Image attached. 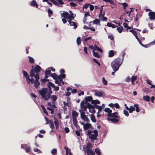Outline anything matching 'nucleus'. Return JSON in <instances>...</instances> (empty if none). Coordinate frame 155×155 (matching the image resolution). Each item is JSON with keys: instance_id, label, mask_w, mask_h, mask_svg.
Listing matches in <instances>:
<instances>
[{"instance_id": "nucleus-41", "label": "nucleus", "mask_w": 155, "mask_h": 155, "mask_svg": "<svg viewBox=\"0 0 155 155\" xmlns=\"http://www.w3.org/2000/svg\"><path fill=\"white\" fill-rule=\"evenodd\" d=\"M50 2H52L53 4L54 5H55L57 6H58V7H59L60 6V5L58 4V2H56V1H55V0H50Z\"/></svg>"}, {"instance_id": "nucleus-7", "label": "nucleus", "mask_w": 155, "mask_h": 155, "mask_svg": "<svg viewBox=\"0 0 155 155\" xmlns=\"http://www.w3.org/2000/svg\"><path fill=\"white\" fill-rule=\"evenodd\" d=\"M107 120H108L111 121L113 123H117L119 122L120 119H117L115 118H110L107 117Z\"/></svg>"}, {"instance_id": "nucleus-52", "label": "nucleus", "mask_w": 155, "mask_h": 155, "mask_svg": "<svg viewBox=\"0 0 155 155\" xmlns=\"http://www.w3.org/2000/svg\"><path fill=\"white\" fill-rule=\"evenodd\" d=\"M30 147L27 145L25 148V150L26 152L28 153L30 151Z\"/></svg>"}, {"instance_id": "nucleus-16", "label": "nucleus", "mask_w": 155, "mask_h": 155, "mask_svg": "<svg viewBox=\"0 0 155 155\" xmlns=\"http://www.w3.org/2000/svg\"><path fill=\"white\" fill-rule=\"evenodd\" d=\"M94 95L96 96L99 97H101L103 95V93L102 92L98 91L94 93Z\"/></svg>"}, {"instance_id": "nucleus-44", "label": "nucleus", "mask_w": 155, "mask_h": 155, "mask_svg": "<svg viewBox=\"0 0 155 155\" xmlns=\"http://www.w3.org/2000/svg\"><path fill=\"white\" fill-rule=\"evenodd\" d=\"M117 30L119 33H121L122 31L123 28L122 27H120L117 28Z\"/></svg>"}, {"instance_id": "nucleus-27", "label": "nucleus", "mask_w": 155, "mask_h": 155, "mask_svg": "<svg viewBox=\"0 0 155 155\" xmlns=\"http://www.w3.org/2000/svg\"><path fill=\"white\" fill-rule=\"evenodd\" d=\"M84 121L87 122V123H89L90 122V120L88 119V118L85 115L83 117L81 118Z\"/></svg>"}, {"instance_id": "nucleus-31", "label": "nucleus", "mask_w": 155, "mask_h": 155, "mask_svg": "<svg viewBox=\"0 0 155 155\" xmlns=\"http://www.w3.org/2000/svg\"><path fill=\"white\" fill-rule=\"evenodd\" d=\"M73 124L76 127H77L78 126V121L77 120V118H74L73 119Z\"/></svg>"}, {"instance_id": "nucleus-14", "label": "nucleus", "mask_w": 155, "mask_h": 155, "mask_svg": "<svg viewBox=\"0 0 155 155\" xmlns=\"http://www.w3.org/2000/svg\"><path fill=\"white\" fill-rule=\"evenodd\" d=\"M91 124L90 123H86L83 126L84 129L85 130H87L88 128L90 127L91 126Z\"/></svg>"}, {"instance_id": "nucleus-32", "label": "nucleus", "mask_w": 155, "mask_h": 155, "mask_svg": "<svg viewBox=\"0 0 155 155\" xmlns=\"http://www.w3.org/2000/svg\"><path fill=\"white\" fill-rule=\"evenodd\" d=\"M100 19H96L94 20L93 21V22L94 24L97 25L100 23Z\"/></svg>"}, {"instance_id": "nucleus-58", "label": "nucleus", "mask_w": 155, "mask_h": 155, "mask_svg": "<svg viewBox=\"0 0 155 155\" xmlns=\"http://www.w3.org/2000/svg\"><path fill=\"white\" fill-rule=\"evenodd\" d=\"M95 151L97 155H101L100 150L99 149L96 148L95 150Z\"/></svg>"}, {"instance_id": "nucleus-54", "label": "nucleus", "mask_w": 155, "mask_h": 155, "mask_svg": "<svg viewBox=\"0 0 155 155\" xmlns=\"http://www.w3.org/2000/svg\"><path fill=\"white\" fill-rule=\"evenodd\" d=\"M95 48L97 51L100 52H103V50L101 49L99 47H97V45H95Z\"/></svg>"}, {"instance_id": "nucleus-62", "label": "nucleus", "mask_w": 155, "mask_h": 155, "mask_svg": "<svg viewBox=\"0 0 155 155\" xmlns=\"http://www.w3.org/2000/svg\"><path fill=\"white\" fill-rule=\"evenodd\" d=\"M93 61L96 63L99 66H100V63L95 58H94L93 60Z\"/></svg>"}, {"instance_id": "nucleus-40", "label": "nucleus", "mask_w": 155, "mask_h": 155, "mask_svg": "<svg viewBox=\"0 0 155 155\" xmlns=\"http://www.w3.org/2000/svg\"><path fill=\"white\" fill-rule=\"evenodd\" d=\"M106 2H109L112 5H114V3L112 0H102Z\"/></svg>"}, {"instance_id": "nucleus-30", "label": "nucleus", "mask_w": 155, "mask_h": 155, "mask_svg": "<svg viewBox=\"0 0 155 155\" xmlns=\"http://www.w3.org/2000/svg\"><path fill=\"white\" fill-rule=\"evenodd\" d=\"M92 52L93 55L95 57L100 58V57L99 54V53L98 52H95L94 50Z\"/></svg>"}, {"instance_id": "nucleus-26", "label": "nucleus", "mask_w": 155, "mask_h": 155, "mask_svg": "<svg viewBox=\"0 0 155 155\" xmlns=\"http://www.w3.org/2000/svg\"><path fill=\"white\" fill-rule=\"evenodd\" d=\"M41 106L43 110V111L44 113H45L47 116H48V114L46 110V109L45 107L44 106L42 105H41Z\"/></svg>"}, {"instance_id": "nucleus-29", "label": "nucleus", "mask_w": 155, "mask_h": 155, "mask_svg": "<svg viewBox=\"0 0 155 155\" xmlns=\"http://www.w3.org/2000/svg\"><path fill=\"white\" fill-rule=\"evenodd\" d=\"M91 120L94 123L96 122V119H95V115L93 114H92L91 117Z\"/></svg>"}, {"instance_id": "nucleus-60", "label": "nucleus", "mask_w": 155, "mask_h": 155, "mask_svg": "<svg viewBox=\"0 0 155 155\" xmlns=\"http://www.w3.org/2000/svg\"><path fill=\"white\" fill-rule=\"evenodd\" d=\"M124 114L127 117H128L129 115V114L128 112L125 109H124Z\"/></svg>"}, {"instance_id": "nucleus-5", "label": "nucleus", "mask_w": 155, "mask_h": 155, "mask_svg": "<svg viewBox=\"0 0 155 155\" xmlns=\"http://www.w3.org/2000/svg\"><path fill=\"white\" fill-rule=\"evenodd\" d=\"M87 105V108L89 109V111L90 113L95 114L96 111L95 110V107L94 105H91L90 103H88Z\"/></svg>"}, {"instance_id": "nucleus-21", "label": "nucleus", "mask_w": 155, "mask_h": 155, "mask_svg": "<svg viewBox=\"0 0 155 155\" xmlns=\"http://www.w3.org/2000/svg\"><path fill=\"white\" fill-rule=\"evenodd\" d=\"M68 14L69 13L68 12H64V11L63 13L61 14L62 17L65 18L66 19L68 15Z\"/></svg>"}, {"instance_id": "nucleus-39", "label": "nucleus", "mask_w": 155, "mask_h": 155, "mask_svg": "<svg viewBox=\"0 0 155 155\" xmlns=\"http://www.w3.org/2000/svg\"><path fill=\"white\" fill-rule=\"evenodd\" d=\"M29 61L31 63L33 64L35 60L33 58L30 56L28 57Z\"/></svg>"}, {"instance_id": "nucleus-35", "label": "nucleus", "mask_w": 155, "mask_h": 155, "mask_svg": "<svg viewBox=\"0 0 155 155\" xmlns=\"http://www.w3.org/2000/svg\"><path fill=\"white\" fill-rule=\"evenodd\" d=\"M94 106L95 108L98 109V112H100L101 110L102 109V107L101 106H99L98 105H95Z\"/></svg>"}, {"instance_id": "nucleus-24", "label": "nucleus", "mask_w": 155, "mask_h": 155, "mask_svg": "<svg viewBox=\"0 0 155 155\" xmlns=\"http://www.w3.org/2000/svg\"><path fill=\"white\" fill-rule=\"evenodd\" d=\"M51 98L53 101V103H54L55 102V101L57 100L58 98L56 96L53 95L51 97Z\"/></svg>"}, {"instance_id": "nucleus-56", "label": "nucleus", "mask_w": 155, "mask_h": 155, "mask_svg": "<svg viewBox=\"0 0 155 155\" xmlns=\"http://www.w3.org/2000/svg\"><path fill=\"white\" fill-rule=\"evenodd\" d=\"M48 85H49V86H50V87L51 86V87H53V88H54V87H55V86L54 84L51 82H48V85H47V86Z\"/></svg>"}, {"instance_id": "nucleus-15", "label": "nucleus", "mask_w": 155, "mask_h": 155, "mask_svg": "<svg viewBox=\"0 0 155 155\" xmlns=\"http://www.w3.org/2000/svg\"><path fill=\"white\" fill-rule=\"evenodd\" d=\"M54 120H55L54 123L55 125V128L57 130L59 127V122L55 117L54 118Z\"/></svg>"}, {"instance_id": "nucleus-37", "label": "nucleus", "mask_w": 155, "mask_h": 155, "mask_svg": "<svg viewBox=\"0 0 155 155\" xmlns=\"http://www.w3.org/2000/svg\"><path fill=\"white\" fill-rule=\"evenodd\" d=\"M79 112L81 114V118H82L84 116H85L86 115H85V112L83 111L82 110H80L79 111Z\"/></svg>"}, {"instance_id": "nucleus-4", "label": "nucleus", "mask_w": 155, "mask_h": 155, "mask_svg": "<svg viewBox=\"0 0 155 155\" xmlns=\"http://www.w3.org/2000/svg\"><path fill=\"white\" fill-rule=\"evenodd\" d=\"M34 77L35 79L34 83V86L37 89L40 85V83L39 81V80L40 78L39 75L38 74H36L35 76Z\"/></svg>"}, {"instance_id": "nucleus-61", "label": "nucleus", "mask_w": 155, "mask_h": 155, "mask_svg": "<svg viewBox=\"0 0 155 155\" xmlns=\"http://www.w3.org/2000/svg\"><path fill=\"white\" fill-rule=\"evenodd\" d=\"M87 149H91L92 147V145L90 143L88 144L87 145Z\"/></svg>"}, {"instance_id": "nucleus-8", "label": "nucleus", "mask_w": 155, "mask_h": 155, "mask_svg": "<svg viewBox=\"0 0 155 155\" xmlns=\"http://www.w3.org/2000/svg\"><path fill=\"white\" fill-rule=\"evenodd\" d=\"M107 116L109 117H113L117 119H120V116L117 115H115L113 113H111L110 114H107Z\"/></svg>"}, {"instance_id": "nucleus-1", "label": "nucleus", "mask_w": 155, "mask_h": 155, "mask_svg": "<svg viewBox=\"0 0 155 155\" xmlns=\"http://www.w3.org/2000/svg\"><path fill=\"white\" fill-rule=\"evenodd\" d=\"M123 62V60L120 58H117L114 60L111 63V66L115 72L117 71Z\"/></svg>"}, {"instance_id": "nucleus-49", "label": "nucleus", "mask_w": 155, "mask_h": 155, "mask_svg": "<svg viewBox=\"0 0 155 155\" xmlns=\"http://www.w3.org/2000/svg\"><path fill=\"white\" fill-rule=\"evenodd\" d=\"M51 152L54 155H55L57 154V150L56 149H54L51 150Z\"/></svg>"}, {"instance_id": "nucleus-10", "label": "nucleus", "mask_w": 155, "mask_h": 155, "mask_svg": "<svg viewBox=\"0 0 155 155\" xmlns=\"http://www.w3.org/2000/svg\"><path fill=\"white\" fill-rule=\"evenodd\" d=\"M47 87L48 89V92L47 93V96L48 98H50L51 97V94L52 93V91H51V87L49 85H48Z\"/></svg>"}, {"instance_id": "nucleus-43", "label": "nucleus", "mask_w": 155, "mask_h": 155, "mask_svg": "<svg viewBox=\"0 0 155 155\" xmlns=\"http://www.w3.org/2000/svg\"><path fill=\"white\" fill-rule=\"evenodd\" d=\"M48 16L50 18L51 17V15L53 14V12L50 8H49L48 10Z\"/></svg>"}, {"instance_id": "nucleus-25", "label": "nucleus", "mask_w": 155, "mask_h": 155, "mask_svg": "<svg viewBox=\"0 0 155 155\" xmlns=\"http://www.w3.org/2000/svg\"><path fill=\"white\" fill-rule=\"evenodd\" d=\"M107 25L109 27H112L113 28H115L117 26L115 25H114L110 22H108L107 23Z\"/></svg>"}, {"instance_id": "nucleus-36", "label": "nucleus", "mask_w": 155, "mask_h": 155, "mask_svg": "<svg viewBox=\"0 0 155 155\" xmlns=\"http://www.w3.org/2000/svg\"><path fill=\"white\" fill-rule=\"evenodd\" d=\"M135 110V108L132 106H130V107H129V112L130 113H132Z\"/></svg>"}, {"instance_id": "nucleus-59", "label": "nucleus", "mask_w": 155, "mask_h": 155, "mask_svg": "<svg viewBox=\"0 0 155 155\" xmlns=\"http://www.w3.org/2000/svg\"><path fill=\"white\" fill-rule=\"evenodd\" d=\"M45 74L50 75V74H51V71L50 70H46L45 71Z\"/></svg>"}, {"instance_id": "nucleus-51", "label": "nucleus", "mask_w": 155, "mask_h": 155, "mask_svg": "<svg viewBox=\"0 0 155 155\" xmlns=\"http://www.w3.org/2000/svg\"><path fill=\"white\" fill-rule=\"evenodd\" d=\"M73 23H71V24H70V26H73L74 29H76L77 27V25L76 23L74 21H72Z\"/></svg>"}, {"instance_id": "nucleus-12", "label": "nucleus", "mask_w": 155, "mask_h": 155, "mask_svg": "<svg viewBox=\"0 0 155 155\" xmlns=\"http://www.w3.org/2000/svg\"><path fill=\"white\" fill-rule=\"evenodd\" d=\"M30 5L33 7H35L36 8H38V5L35 0H32L30 3Z\"/></svg>"}, {"instance_id": "nucleus-22", "label": "nucleus", "mask_w": 155, "mask_h": 155, "mask_svg": "<svg viewBox=\"0 0 155 155\" xmlns=\"http://www.w3.org/2000/svg\"><path fill=\"white\" fill-rule=\"evenodd\" d=\"M143 99L146 101H149L150 100V98L148 95L144 96L143 97Z\"/></svg>"}, {"instance_id": "nucleus-38", "label": "nucleus", "mask_w": 155, "mask_h": 155, "mask_svg": "<svg viewBox=\"0 0 155 155\" xmlns=\"http://www.w3.org/2000/svg\"><path fill=\"white\" fill-rule=\"evenodd\" d=\"M71 14H68V17L67 18V19H70V20H73L74 18V17L73 15Z\"/></svg>"}, {"instance_id": "nucleus-34", "label": "nucleus", "mask_w": 155, "mask_h": 155, "mask_svg": "<svg viewBox=\"0 0 155 155\" xmlns=\"http://www.w3.org/2000/svg\"><path fill=\"white\" fill-rule=\"evenodd\" d=\"M104 111L105 112L108 113L107 114H110L111 113H112V111L110 109V108H106L104 110Z\"/></svg>"}, {"instance_id": "nucleus-64", "label": "nucleus", "mask_w": 155, "mask_h": 155, "mask_svg": "<svg viewBox=\"0 0 155 155\" xmlns=\"http://www.w3.org/2000/svg\"><path fill=\"white\" fill-rule=\"evenodd\" d=\"M34 150L35 152H38V153H42L41 151L37 148L34 149Z\"/></svg>"}, {"instance_id": "nucleus-50", "label": "nucleus", "mask_w": 155, "mask_h": 155, "mask_svg": "<svg viewBox=\"0 0 155 155\" xmlns=\"http://www.w3.org/2000/svg\"><path fill=\"white\" fill-rule=\"evenodd\" d=\"M22 73L23 74V75L26 78L27 77H29V75H28V73L27 72L24 70H22Z\"/></svg>"}, {"instance_id": "nucleus-13", "label": "nucleus", "mask_w": 155, "mask_h": 155, "mask_svg": "<svg viewBox=\"0 0 155 155\" xmlns=\"http://www.w3.org/2000/svg\"><path fill=\"white\" fill-rule=\"evenodd\" d=\"M86 152L87 155H94L95 154L94 152L91 149H87Z\"/></svg>"}, {"instance_id": "nucleus-11", "label": "nucleus", "mask_w": 155, "mask_h": 155, "mask_svg": "<svg viewBox=\"0 0 155 155\" xmlns=\"http://www.w3.org/2000/svg\"><path fill=\"white\" fill-rule=\"evenodd\" d=\"M72 119L74 118H77V117L78 116L79 114L78 113L76 112L75 110H73L72 111Z\"/></svg>"}, {"instance_id": "nucleus-42", "label": "nucleus", "mask_w": 155, "mask_h": 155, "mask_svg": "<svg viewBox=\"0 0 155 155\" xmlns=\"http://www.w3.org/2000/svg\"><path fill=\"white\" fill-rule=\"evenodd\" d=\"M135 38H136V39L137 40V41H138L139 43H140V44L142 46H144V45H143L142 44V42L140 40V39L139 38H138V36L137 35H136L135 36Z\"/></svg>"}, {"instance_id": "nucleus-3", "label": "nucleus", "mask_w": 155, "mask_h": 155, "mask_svg": "<svg viewBox=\"0 0 155 155\" xmlns=\"http://www.w3.org/2000/svg\"><path fill=\"white\" fill-rule=\"evenodd\" d=\"M48 91V89L47 88H41V90L39 91V93L41 95L42 97L45 101H47L49 99L48 98L47 94L46 95Z\"/></svg>"}, {"instance_id": "nucleus-23", "label": "nucleus", "mask_w": 155, "mask_h": 155, "mask_svg": "<svg viewBox=\"0 0 155 155\" xmlns=\"http://www.w3.org/2000/svg\"><path fill=\"white\" fill-rule=\"evenodd\" d=\"M50 76L54 80H57L58 78V76L55 73L51 74Z\"/></svg>"}, {"instance_id": "nucleus-53", "label": "nucleus", "mask_w": 155, "mask_h": 155, "mask_svg": "<svg viewBox=\"0 0 155 155\" xmlns=\"http://www.w3.org/2000/svg\"><path fill=\"white\" fill-rule=\"evenodd\" d=\"M122 5L123 6V8L125 9L126 7L128 6V4L125 2L123 3L122 4Z\"/></svg>"}, {"instance_id": "nucleus-2", "label": "nucleus", "mask_w": 155, "mask_h": 155, "mask_svg": "<svg viewBox=\"0 0 155 155\" xmlns=\"http://www.w3.org/2000/svg\"><path fill=\"white\" fill-rule=\"evenodd\" d=\"M33 66L32 67V69L30 73V76L31 78H33L35 75L36 74H38V73L40 71L41 68V67L38 65H37L35 66V68H33Z\"/></svg>"}, {"instance_id": "nucleus-33", "label": "nucleus", "mask_w": 155, "mask_h": 155, "mask_svg": "<svg viewBox=\"0 0 155 155\" xmlns=\"http://www.w3.org/2000/svg\"><path fill=\"white\" fill-rule=\"evenodd\" d=\"M134 107L136 108V111L137 112H139L140 111L139 107L138 106V104H135L134 105Z\"/></svg>"}, {"instance_id": "nucleus-55", "label": "nucleus", "mask_w": 155, "mask_h": 155, "mask_svg": "<svg viewBox=\"0 0 155 155\" xmlns=\"http://www.w3.org/2000/svg\"><path fill=\"white\" fill-rule=\"evenodd\" d=\"M102 81L103 84L105 85H106L107 84V81L105 79L104 77H103L102 78Z\"/></svg>"}, {"instance_id": "nucleus-48", "label": "nucleus", "mask_w": 155, "mask_h": 155, "mask_svg": "<svg viewBox=\"0 0 155 155\" xmlns=\"http://www.w3.org/2000/svg\"><path fill=\"white\" fill-rule=\"evenodd\" d=\"M104 12L102 13V12H100V14L98 16L99 18H100V19H101L102 17H104Z\"/></svg>"}, {"instance_id": "nucleus-18", "label": "nucleus", "mask_w": 155, "mask_h": 155, "mask_svg": "<svg viewBox=\"0 0 155 155\" xmlns=\"http://www.w3.org/2000/svg\"><path fill=\"white\" fill-rule=\"evenodd\" d=\"M80 106L82 109H83V108L87 107V105L85 104V102L84 101H82L81 102Z\"/></svg>"}, {"instance_id": "nucleus-63", "label": "nucleus", "mask_w": 155, "mask_h": 155, "mask_svg": "<svg viewBox=\"0 0 155 155\" xmlns=\"http://www.w3.org/2000/svg\"><path fill=\"white\" fill-rule=\"evenodd\" d=\"M58 1V4L60 5H62L64 4V3L62 1V0H56Z\"/></svg>"}, {"instance_id": "nucleus-6", "label": "nucleus", "mask_w": 155, "mask_h": 155, "mask_svg": "<svg viewBox=\"0 0 155 155\" xmlns=\"http://www.w3.org/2000/svg\"><path fill=\"white\" fill-rule=\"evenodd\" d=\"M150 19L153 20L155 19V12H150L148 13Z\"/></svg>"}, {"instance_id": "nucleus-57", "label": "nucleus", "mask_w": 155, "mask_h": 155, "mask_svg": "<svg viewBox=\"0 0 155 155\" xmlns=\"http://www.w3.org/2000/svg\"><path fill=\"white\" fill-rule=\"evenodd\" d=\"M47 109L48 110H50V111H51V113L52 114H54V109L53 108H51V107H48L47 108Z\"/></svg>"}, {"instance_id": "nucleus-20", "label": "nucleus", "mask_w": 155, "mask_h": 155, "mask_svg": "<svg viewBox=\"0 0 155 155\" xmlns=\"http://www.w3.org/2000/svg\"><path fill=\"white\" fill-rule=\"evenodd\" d=\"M141 16L142 15L141 14H137L135 16V17H134V20L136 21H137L138 20L139 18H140Z\"/></svg>"}, {"instance_id": "nucleus-47", "label": "nucleus", "mask_w": 155, "mask_h": 155, "mask_svg": "<svg viewBox=\"0 0 155 155\" xmlns=\"http://www.w3.org/2000/svg\"><path fill=\"white\" fill-rule=\"evenodd\" d=\"M59 77L61 78H64L66 77V74H61L58 76V78Z\"/></svg>"}, {"instance_id": "nucleus-19", "label": "nucleus", "mask_w": 155, "mask_h": 155, "mask_svg": "<svg viewBox=\"0 0 155 155\" xmlns=\"http://www.w3.org/2000/svg\"><path fill=\"white\" fill-rule=\"evenodd\" d=\"M115 54L113 50H110L109 52L108 57H112L114 56Z\"/></svg>"}, {"instance_id": "nucleus-28", "label": "nucleus", "mask_w": 155, "mask_h": 155, "mask_svg": "<svg viewBox=\"0 0 155 155\" xmlns=\"http://www.w3.org/2000/svg\"><path fill=\"white\" fill-rule=\"evenodd\" d=\"M100 103V101L98 100H92L91 104H99Z\"/></svg>"}, {"instance_id": "nucleus-17", "label": "nucleus", "mask_w": 155, "mask_h": 155, "mask_svg": "<svg viewBox=\"0 0 155 155\" xmlns=\"http://www.w3.org/2000/svg\"><path fill=\"white\" fill-rule=\"evenodd\" d=\"M97 136L96 135L92 134L89 136V138L92 140H96Z\"/></svg>"}, {"instance_id": "nucleus-45", "label": "nucleus", "mask_w": 155, "mask_h": 155, "mask_svg": "<svg viewBox=\"0 0 155 155\" xmlns=\"http://www.w3.org/2000/svg\"><path fill=\"white\" fill-rule=\"evenodd\" d=\"M76 41L78 45H80L81 44V38L79 37H78L77 38V39Z\"/></svg>"}, {"instance_id": "nucleus-46", "label": "nucleus", "mask_w": 155, "mask_h": 155, "mask_svg": "<svg viewBox=\"0 0 155 155\" xmlns=\"http://www.w3.org/2000/svg\"><path fill=\"white\" fill-rule=\"evenodd\" d=\"M137 78V77L136 76H133L132 77L131 80L132 84H133L134 82L136 80Z\"/></svg>"}, {"instance_id": "nucleus-9", "label": "nucleus", "mask_w": 155, "mask_h": 155, "mask_svg": "<svg viewBox=\"0 0 155 155\" xmlns=\"http://www.w3.org/2000/svg\"><path fill=\"white\" fill-rule=\"evenodd\" d=\"M85 104H88V103H88V102L92 101L93 99L92 97L91 96H87L86 97H85Z\"/></svg>"}]
</instances>
